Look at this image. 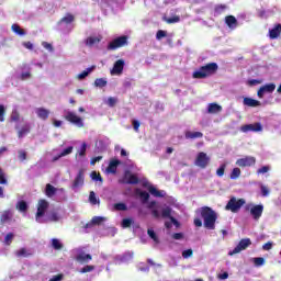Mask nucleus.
<instances>
[{
	"mask_svg": "<svg viewBox=\"0 0 281 281\" xmlns=\"http://www.w3.org/2000/svg\"><path fill=\"white\" fill-rule=\"evenodd\" d=\"M225 23L229 30H236L238 27V20L234 15H228L225 18Z\"/></svg>",
	"mask_w": 281,
	"mask_h": 281,
	"instance_id": "obj_24",
	"label": "nucleus"
},
{
	"mask_svg": "<svg viewBox=\"0 0 281 281\" xmlns=\"http://www.w3.org/2000/svg\"><path fill=\"white\" fill-rule=\"evenodd\" d=\"M74 15L71 14H67L66 16H64L58 23H57V27L58 30H60L61 32H71L74 30Z\"/></svg>",
	"mask_w": 281,
	"mask_h": 281,
	"instance_id": "obj_5",
	"label": "nucleus"
},
{
	"mask_svg": "<svg viewBox=\"0 0 281 281\" xmlns=\"http://www.w3.org/2000/svg\"><path fill=\"white\" fill-rule=\"evenodd\" d=\"M57 189L52 184H46L45 194L46 196H54L56 194Z\"/></svg>",
	"mask_w": 281,
	"mask_h": 281,
	"instance_id": "obj_38",
	"label": "nucleus"
},
{
	"mask_svg": "<svg viewBox=\"0 0 281 281\" xmlns=\"http://www.w3.org/2000/svg\"><path fill=\"white\" fill-rule=\"evenodd\" d=\"M273 91H276V83H267L259 88L257 95L260 98V100H262L266 93H273Z\"/></svg>",
	"mask_w": 281,
	"mask_h": 281,
	"instance_id": "obj_13",
	"label": "nucleus"
},
{
	"mask_svg": "<svg viewBox=\"0 0 281 281\" xmlns=\"http://www.w3.org/2000/svg\"><path fill=\"white\" fill-rule=\"evenodd\" d=\"M21 80H30L32 78V70L26 67L20 75Z\"/></svg>",
	"mask_w": 281,
	"mask_h": 281,
	"instance_id": "obj_36",
	"label": "nucleus"
},
{
	"mask_svg": "<svg viewBox=\"0 0 281 281\" xmlns=\"http://www.w3.org/2000/svg\"><path fill=\"white\" fill-rule=\"evenodd\" d=\"M262 249H263V251H271V249H273V241H268V243L263 244Z\"/></svg>",
	"mask_w": 281,
	"mask_h": 281,
	"instance_id": "obj_60",
	"label": "nucleus"
},
{
	"mask_svg": "<svg viewBox=\"0 0 281 281\" xmlns=\"http://www.w3.org/2000/svg\"><path fill=\"white\" fill-rule=\"evenodd\" d=\"M147 190L148 192L153 195L156 196L158 199H161L164 196H166V191L164 190H158L157 188H155L154 186L148 184L147 186Z\"/></svg>",
	"mask_w": 281,
	"mask_h": 281,
	"instance_id": "obj_21",
	"label": "nucleus"
},
{
	"mask_svg": "<svg viewBox=\"0 0 281 281\" xmlns=\"http://www.w3.org/2000/svg\"><path fill=\"white\" fill-rule=\"evenodd\" d=\"M223 111V106L218 105L217 103H211L207 106V113H221Z\"/></svg>",
	"mask_w": 281,
	"mask_h": 281,
	"instance_id": "obj_30",
	"label": "nucleus"
},
{
	"mask_svg": "<svg viewBox=\"0 0 281 281\" xmlns=\"http://www.w3.org/2000/svg\"><path fill=\"white\" fill-rule=\"evenodd\" d=\"M48 281H63V274H56L52 277Z\"/></svg>",
	"mask_w": 281,
	"mask_h": 281,
	"instance_id": "obj_64",
	"label": "nucleus"
},
{
	"mask_svg": "<svg viewBox=\"0 0 281 281\" xmlns=\"http://www.w3.org/2000/svg\"><path fill=\"white\" fill-rule=\"evenodd\" d=\"M11 30L18 36H25V31L19 24H12Z\"/></svg>",
	"mask_w": 281,
	"mask_h": 281,
	"instance_id": "obj_33",
	"label": "nucleus"
},
{
	"mask_svg": "<svg viewBox=\"0 0 281 281\" xmlns=\"http://www.w3.org/2000/svg\"><path fill=\"white\" fill-rule=\"evenodd\" d=\"M225 10H227V5H225V4H220V5L215 7L216 14H223V12H225Z\"/></svg>",
	"mask_w": 281,
	"mask_h": 281,
	"instance_id": "obj_53",
	"label": "nucleus"
},
{
	"mask_svg": "<svg viewBox=\"0 0 281 281\" xmlns=\"http://www.w3.org/2000/svg\"><path fill=\"white\" fill-rule=\"evenodd\" d=\"M87 155V143H82L77 151V157H85Z\"/></svg>",
	"mask_w": 281,
	"mask_h": 281,
	"instance_id": "obj_43",
	"label": "nucleus"
},
{
	"mask_svg": "<svg viewBox=\"0 0 281 281\" xmlns=\"http://www.w3.org/2000/svg\"><path fill=\"white\" fill-rule=\"evenodd\" d=\"M95 269V266H85L79 270V273H91Z\"/></svg>",
	"mask_w": 281,
	"mask_h": 281,
	"instance_id": "obj_49",
	"label": "nucleus"
},
{
	"mask_svg": "<svg viewBox=\"0 0 281 281\" xmlns=\"http://www.w3.org/2000/svg\"><path fill=\"white\" fill-rule=\"evenodd\" d=\"M89 201L92 205H98L100 203V200L95 196V192L91 191L89 195Z\"/></svg>",
	"mask_w": 281,
	"mask_h": 281,
	"instance_id": "obj_47",
	"label": "nucleus"
},
{
	"mask_svg": "<svg viewBox=\"0 0 281 281\" xmlns=\"http://www.w3.org/2000/svg\"><path fill=\"white\" fill-rule=\"evenodd\" d=\"M18 158L20 159V161H25V159H27V153H25V150H19Z\"/></svg>",
	"mask_w": 281,
	"mask_h": 281,
	"instance_id": "obj_57",
	"label": "nucleus"
},
{
	"mask_svg": "<svg viewBox=\"0 0 281 281\" xmlns=\"http://www.w3.org/2000/svg\"><path fill=\"white\" fill-rule=\"evenodd\" d=\"M19 120H21V115L19 114V112L16 110H13L11 113V121L19 122Z\"/></svg>",
	"mask_w": 281,
	"mask_h": 281,
	"instance_id": "obj_52",
	"label": "nucleus"
},
{
	"mask_svg": "<svg viewBox=\"0 0 281 281\" xmlns=\"http://www.w3.org/2000/svg\"><path fill=\"white\" fill-rule=\"evenodd\" d=\"M135 194L136 196H139L143 203H148V199H150V194L146 191H142L140 189H136Z\"/></svg>",
	"mask_w": 281,
	"mask_h": 281,
	"instance_id": "obj_28",
	"label": "nucleus"
},
{
	"mask_svg": "<svg viewBox=\"0 0 281 281\" xmlns=\"http://www.w3.org/2000/svg\"><path fill=\"white\" fill-rule=\"evenodd\" d=\"M82 186H85V172L82 170H80L78 172L77 177L75 178L72 188H74V190H77V188H82Z\"/></svg>",
	"mask_w": 281,
	"mask_h": 281,
	"instance_id": "obj_19",
	"label": "nucleus"
},
{
	"mask_svg": "<svg viewBox=\"0 0 281 281\" xmlns=\"http://www.w3.org/2000/svg\"><path fill=\"white\" fill-rule=\"evenodd\" d=\"M125 45H128V36L123 35L120 37L114 38L109 45L108 49H119V47H124Z\"/></svg>",
	"mask_w": 281,
	"mask_h": 281,
	"instance_id": "obj_7",
	"label": "nucleus"
},
{
	"mask_svg": "<svg viewBox=\"0 0 281 281\" xmlns=\"http://www.w3.org/2000/svg\"><path fill=\"white\" fill-rule=\"evenodd\" d=\"M66 120L71 124H75V126H78V128H82L85 126V122L82 121V119L74 112H68L66 114Z\"/></svg>",
	"mask_w": 281,
	"mask_h": 281,
	"instance_id": "obj_12",
	"label": "nucleus"
},
{
	"mask_svg": "<svg viewBox=\"0 0 281 281\" xmlns=\"http://www.w3.org/2000/svg\"><path fill=\"white\" fill-rule=\"evenodd\" d=\"M255 267H265V258L262 257H255L251 259Z\"/></svg>",
	"mask_w": 281,
	"mask_h": 281,
	"instance_id": "obj_42",
	"label": "nucleus"
},
{
	"mask_svg": "<svg viewBox=\"0 0 281 281\" xmlns=\"http://www.w3.org/2000/svg\"><path fill=\"white\" fill-rule=\"evenodd\" d=\"M248 210L255 221H258L260 216H262V212H265V206L262 204H250L248 205Z\"/></svg>",
	"mask_w": 281,
	"mask_h": 281,
	"instance_id": "obj_11",
	"label": "nucleus"
},
{
	"mask_svg": "<svg viewBox=\"0 0 281 281\" xmlns=\"http://www.w3.org/2000/svg\"><path fill=\"white\" fill-rule=\"evenodd\" d=\"M120 166V160L117 159H112L108 166V168L105 169V172L108 175H115V172H117V167Z\"/></svg>",
	"mask_w": 281,
	"mask_h": 281,
	"instance_id": "obj_22",
	"label": "nucleus"
},
{
	"mask_svg": "<svg viewBox=\"0 0 281 281\" xmlns=\"http://www.w3.org/2000/svg\"><path fill=\"white\" fill-rule=\"evenodd\" d=\"M101 41H102V35L89 36L86 40V45H87V47H97V45H100Z\"/></svg>",
	"mask_w": 281,
	"mask_h": 281,
	"instance_id": "obj_18",
	"label": "nucleus"
},
{
	"mask_svg": "<svg viewBox=\"0 0 281 281\" xmlns=\"http://www.w3.org/2000/svg\"><path fill=\"white\" fill-rule=\"evenodd\" d=\"M225 165H222L217 170H216V175L217 177H223V175H225Z\"/></svg>",
	"mask_w": 281,
	"mask_h": 281,
	"instance_id": "obj_63",
	"label": "nucleus"
},
{
	"mask_svg": "<svg viewBox=\"0 0 281 281\" xmlns=\"http://www.w3.org/2000/svg\"><path fill=\"white\" fill-rule=\"evenodd\" d=\"M74 153V146H69L67 148H65L64 150H61V153H59L58 156H55L53 158V161H58V159L63 158V157H67V155H71Z\"/></svg>",
	"mask_w": 281,
	"mask_h": 281,
	"instance_id": "obj_25",
	"label": "nucleus"
},
{
	"mask_svg": "<svg viewBox=\"0 0 281 281\" xmlns=\"http://www.w3.org/2000/svg\"><path fill=\"white\" fill-rule=\"evenodd\" d=\"M0 122H5V105L0 104Z\"/></svg>",
	"mask_w": 281,
	"mask_h": 281,
	"instance_id": "obj_54",
	"label": "nucleus"
},
{
	"mask_svg": "<svg viewBox=\"0 0 281 281\" xmlns=\"http://www.w3.org/2000/svg\"><path fill=\"white\" fill-rule=\"evenodd\" d=\"M131 225H133V218H124L122 221V227L126 228V227H131Z\"/></svg>",
	"mask_w": 281,
	"mask_h": 281,
	"instance_id": "obj_59",
	"label": "nucleus"
},
{
	"mask_svg": "<svg viewBox=\"0 0 281 281\" xmlns=\"http://www.w3.org/2000/svg\"><path fill=\"white\" fill-rule=\"evenodd\" d=\"M271 168L269 166H263L257 170V175H267Z\"/></svg>",
	"mask_w": 281,
	"mask_h": 281,
	"instance_id": "obj_58",
	"label": "nucleus"
},
{
	"mask_svg": "<svg viewBox=\"0 0 281 281\" xmlns=\"http://www.w3.org/2000/svg\"><path fill=\"white\" fill-rule=\"evenodd\" d=\"M240 131L243 133H260V131H262V125L260 123H254V124H248V125H244L240 127Z\"/></svg>",
	"mask_w": 281,
	"mask_h": 281,
	"instance_id": "obj_16",
	"label": "nucleus"
},
{
	"mask_svg": "<svg viewBox=\"0 0 281 281\" xmlns=\"http://www.w3.org/2000/svg\"><path fill=\"white\" fill-rule=\"evenodd\" d=\"M104 102H105V104H108V106L113 108L117 104V98L109 97Z\"/></svg>",
	"mask_w": 281,
	"mask_h": 281,
	"instance_id": "obj_45",
	"label": "nucleus"
},
{
	"mask_svg": "<svg viewBox=\"0 0 281 281\" xmlns=\"http://www.w3.org/2000/svg\"><path fill=\"white\" fill-rule=\"evenodd\" d=\"M75 259L77 262H80V265H87V262H91L92 257L82 250H77Z\"/></svg>",
	"mask_w": 281,
	"mask_h": 281,
	"instance_id": "obj_15",
	"label": "nucleus"
},
{
	"mask_svg": "<svg viewBox=\"0 0 281 281\" xmlns=\"http://www.w3.org/2000/svg\"><path fill=\"white\" fill-rule=\"evenodd\" d=\"M194 165L198 166V168H207L210 165V157L207 154L201 151L196 155Z\"/></svg>",
	"mask_w": 281,
	"mask_h": 281,
	"instance_id": "obj_9",
	"label": "nucleus"
},
{
	"mask_svg": "<svg viewBox=\"0 0 281 281\" xmlns=\"http://www.w3.org/2000/svg\"><path fill=\"white\" fill-rule=\"evenodd\" d=\"M181 21V18L179 15H175L172 18L166 19V23H179Z\"/></svg>",
	"mask_w": 281,
	"mask_h": 281,
	"instance_id": "obj_61",
	"label": "nucleus"
},
{
	"mask_svg": "<svg viewBox=\"0 0 281 281\" xmlns=\"http://www.w3.org/2000/svg\"><path fill=\"white\" fill-rule=\"evenodd\" d=\"M245 203V199L231 198V200L225 206V210H228L229 212H233V214H236L237 212L240 211V207H243Z\"/></svg>",
	"mask_w": 281,
	"mask_h": 281,
	"instance_id": "obj_6",
	"label": "nucleus"
},
{
	"mask_svg": "<svg viewBox=\"0 0 281 281\" xmlns=\"http://www.w3.org/2000/svg\"><path fill=\"white\" fill-rule=\"evenodd\" d=\"M95 67H90L77 75V80H85L89 74H91Z\"/></svg>",
	"mask_w": 281,
	"mask_h": 281,
	"instance_id": "obj_34",
	"label": "nucleus"
},
{
	"mask_svg": "<svg viewBox=\"0 0 281 281\" xmlns=\"http://www.w3.org/2000/svg\"><path fill=\"white\" fill-rule=\"evenodd\" d=\"M244 106H250V108H256V106H260V101L255 100L252 98H244Z\"/></svg>",
	"mask_w": 281,
	"mask_h": 281,
	"instance_id": "obj_27",
	"label": "nucleus"
},
{
	"mask_svg": "<svg viewBox=\"0 0 281 281\" xmlns=\"http://www.w3.org/2000/svg\"><path fill=\"white\" fill-rule=\"evenodd\" d=\"M12 240H14V234H7L4 237V245H12Z\"/></svg>",
	"mask_w": 281,
	"mask_h": 281,
	"instance_id": "obj_50",
	"label": "nucleus"
},
{
	"mask_svg": "<svg viewBox=\"0 0 281 281\" xmlns=\"http://www.w3.org/2000/svg\"><path fill=\"white\" fill-rule=\"evenodd\" d=\"M15 256L18 258H30V256H32V250L27 248H20L15 251Z\"/></svg>",
	"mask_w": 281,
	"mask_h": 281,
	"instance_id": "obj_26",
	"label": "nucleus"
},
{
	"mask_svg": "<svg viewBox=\"0 0 281 281\" xmlns=\"http://www.w3.org/2000/svg\"><path fill=\"white\" fill-rule=\"evenodd\" d=\"M281 34V24H276L272 29L269 30V38L271 41H276V38H280Z\"/></svg>",
	"mask_w": 281,
	"mask_h": 281,
	"instance_id": "obj_20",
	"label": "nucleus"
},
{
	"mask_svg": "<svg viewBox=\"0 0 281 281\" xmlns=\"http://www.w3.org/2000/svg\"><path fill=\"white\" fill-rule=\"evenodd\" d=\"M218 70V65L216 63H211L205 66H202L200 69L193 72V78L203 79L209 76H213Z\"/></svg>",
	"mask_w": 281,
	"mask_h": 281,
	"instance_id": "obj_3",
	"label": "nucleus"
},
{
	"mask_svg": "<svg viewBox=\"0 0 281 281\" xmlns=\"http://www.w3.org/2000/svg\"><path fill=\"white\" fill-rule=\"evenodd\" d=\"M147 207L155 218H160V216H162V218H172V209L170 206H165L160 213L159 203L151 201L147 203Z\"/></svg>",
	"mask_w": 281,
	"mask_h": 281,
	"instance_id": "obj_2",
	"label": "nucleus"
},
{
	"mask_svg": "<svg viewBox=\"0 0 281 281\" xmlns=\"http://www.w3.org/2000/svg\"><path fill=\"white\" fill-rule=\"evenodd\" d=\"M47 221H52L53 223H58V221H60V213L56 211L49 213L48 215H46V223Z\"/></svg>",
	"mask_w": 281,
	"mask_h": 281,
	"instance_id": "obj_31",
	"label": "nucleus"
},
{
	"mask_svg": "<svg viewBox=\"0 0 281 281\" xmlns=\"http://www.w3.org/2000/svg\"><path fill=\"white\" fill-rule=\"evenodd\" d=\"M184 137L186 139H200L201 137H203V133L187 131Z\"/></svg>",
	"mask_w": 281,
	"mask_h": 281,
	"instance_id": "obj_29",
	"label": "nucleus"
},
{
	"mask_svg": "<svg viewBox=\"0 0 281 281\" xmlns=\"http://www.w3.org/2000/svg\"><path fill=\"white\" fill-rule=\"evenodd\" d=\"M194 251L192 249H187L182 251V258L188 259L192 258Z\"/></svg>",
	"mask_w": 281,
	"mask_h": 281,
	"instance_id": "obj_56",
	"label": "nucleus"
},
{
	"mask_svg": "<svg viewBox=\"0 0 281 281\" xmlns=\"http://www.w3.org/2000/svg\"><path fill=\"white\" fill-rule=\"evenodd\" d=\"M109 81H106V78H98L94 80V86L98 87L99 89H102L106 87Z\"/></svg>",
	"mask_w": 281,
	"mask_h": 281,
	"instance_id": "obj_39",
	"label": "nucleus"
},
{
	"mask_svg": "<svg viewBox=\"0 0 281 281\" xmlns=\"http://www.w3.org/2000/svg\"><path fill=\"white\" fill-rule=\"evenodd\" d=\"M90 177H91L92 181H100L102 183V176H100V173L92 171L90 173Z\"/></svg>",
	"mask_w": 281,
	"mask_h": 281,
	"instance_id": "obj_51",
	"label": "nucleus"
},
{
	"mask_svg": "<svg viewBox=\"0 0 281 281\" xmlns=\"http://www.w3.org/2000/svg\"><path fill=\"white\" fill-rule=\"evenodd\" d=\"M27 133H30V125H24L19 132L18 135L19 137H25V135H27Z\"/></svg>",
	"mask_w": 281,
	"mask_h": 281,
	"instance_id": "obj_46",
	"label": "nucleus"
},
{
	"mask_svg": "<svg viewBox=\"0 0 281 281\" xmlns=\"http://www.w3.org/2000/svg\"><path fill=\"white\" fill-rule=\"evenodd\" d=\"M260 190H261V194H262V196H269V194H270V190H269V188L267 187V186H265V184H261L260 186Z\"/></svg>",
	"mask_w": 281,
	"mask_h": 281,
	"instance_id": "obj_55",
	"label": "nucleus"
},
{
	"mask_svg": "<svg viewBox=\"0 0 281 281\" xmlns=\"http://www.w3.org/2000/svg\"><path fill=\"white\" fill-rule=\"evenodd\" d=\"M236 166L239 168H249L256 166V158L254 156H246L236 160Z\"/></svg>",
	"mask_w": 281,
	"mask_h": 281,
	"instance_id": "obj_10",
	"label": "nucleus"
},
{
	"mask_svg": "<svg viewBox=\"0 0 281 281\" xmlns=\"http://www.w3.org/2000/svg\"><path fill=\"white\" fill-rule=\"evenodd\" d=\"M113 207L116 210V212H126V210H128V206H126L124 203H116L113 205Z\"/></svg>",
	"mask_w": 281,
	"mask_h": 281,
	"instance_id": "obj_44",
	"label": "nucleus"
},
{
	"mask_svg": "<svg viewBox=\"0 0 281 281\" xmlns=\"http://www.w3.org/2000/svg\"><path fill=\"white\" fill-rule=\"evenodd\" d=\"M50 245H52V247H54L56 250L63 249V241H60V239L53 238V239L50 240Z\"/></svg>",
	"mask_w": 281,
	"mask_h": 281,
	"instance_id": "obj_41",
	"label": "nucleus"
},
{
	"mask_svg": "<svg viewBox=\"0 0 281 281\" xmlns=\"http://www.w3.org/2000/svg\"><path fill=\"white\" fill-rule=\"evenodd\" d=\"M124 59H119L114 63L113 68L111 69L110 74L111 76H122L124 71Z\"/></svg>",
	"mask_w": 281,
	"mask_h": 281,
	"instance_id": "obj_14",
	"label": "nucleus"
},
{
	"mask_svg": "<svg viewBox=\"0 0 281 281\" xmlns=\"http://www.w3.org/2000/svg\"><path fill=\"white\" fill-rule=\"evenodd\" d=\"M201 216L204 221V227L206 229H215L216 228V218H218V214L212 210L210 206H204L201 209Z\"/></svg>",
	"mask_w": 281,
	"mask_h": 281,
	"instance_id": "obj_1",
	"label": "nucleus"
},
{
	"mask_svg": "<svg viewBox=\"0 0 281 281\" xmlns=\"http://www.w3.org/2000/svg\"><path fill=\"white\" fill-rule=\"evenodd\" d=\"M147 234L151 240H154L155 245H159V237H157V233H155V229L148 228Z\"/></svg>",
	"mask_w": 281,
	"mask_h": 281,
	"instance_id": "obj_37",
	"label": "nucleus"
},
{
	"mask_svg": "<svg viewBox=\"0 0 281 281\" xmlns=\"http://www.w3.org/2000/svg\"><path fill=\"white\" fill-rule=\"evenodd\" d=\"M251 245V239L249 238H245L241 239L238 245L228 252V256H236V254H240V251H245V249H247V247H250Z\"/></svg>",
	"mask_w": 281,
	"mask_h": 281,
	"instance_id": "obj_8",
	"label": "nucleus"
},
{
	"mask_svg": "<svg viewBox=\"0 0 281 281\" xmlns=\"http://www.w3.org/2000/svg\"><path fill=\"white\" fill-rule=\"evenodd\" d=\"M139 182V179H137V176L131 173V171H126L123 178L122 183H130L132 186H135Z\"/></svg>",
	"mask_w": 281,
	"mask_h": 281,
	"instance_id": "obj_17",
	"label": "nucleus"
},
{
	"mask_svg": "<svg viewBox=\"0 0 281 281\" xmlns=\"http://www.w3.org/2000/svg\"><path fill=\"white\" fill-rule=\"evenodd\" d=\"M47 210H49V202L46 200H40L37 203V213L35 216L36 223H47V215H45Z\"/></svg>",
	"mask_w": 281,
	"mask_h": 281,
	"instance_id": "obj_4",
	"label": "nucleus"
},
{
	"mask_svg": "<svg viewBox=\"0 0 281 281\" xmlns=\"http://www.w3.org/2000/svg\"><path fill=\"white\" fill-rule=\"evenodd\" d=\"M104 221H106V217L95 216L91 220V223L86 225V227L89 228L91 225H101V223H104Z\"/></svg>",
	"mask_w": 281,
	"mask_h": 281,
	"instance_id": "obj_32",
	"label": "nucleus"
},
{
	"mask_svg": "<svg viewBox=\"0 0 281 281\" xmlns=\"http://www.w3.org/2000/svg\"><path fill=\"white\" fill-rule=\"evenodd\" d=\"M166 35H167L166 31L160 30L157 32L156 38H157V41H161V38H166Z\"/></svg>",
	"mask_w": 281,
	"mask_h": 281,
	"instance_id": "obj_62",
	"label": "nucleus"
},
{
	"mask_svg": "<svg viewBox=\"0 0 281 281\" xmlns=\"http://www.w3.org/2000/svg\"><path fill=\"white\" fill-rule=\"evenodd\" d=\"M49 110L45 109V108H36L35 109V115H37V117L40 120H43L45 122V120H47L49 117Z\"/></svg>",
	"mask_w": 281,
	"mask_h": 281,
	"instance_id": "obj_23",
	"label": "nucleus"
},
{
	"mask_svg": "<svg viewBox=\"0 0 281 281\" xmlns=\"http://www.w3.org/2000/svg\"><path fill=\"white\" fill-rule=\"evenodd\" d=\"M240 177V168L236 167L231 172V179H238Z\"/></svg>",
	"mask_w": 281,
	"mask_h": 281,
	"instance_id": "obj_48",
	"label": "nucleus"
},
{
	"mask_svg": "<svg viewBox=\"0 0 281 281\" xmlns=\"http://www.w3.org/2000/svg\"><path fill=\"white\" fill-rule=\"evenodd\" d=\"M15 209L19 210L22 214H25V212H27V202L19 201L15 205Z\"/></svg>",
	"mask_w": 281,
	"mask_h": 281,
	"instance_id": "obj_35",
	"label": "nucleus"
},
{
	"mask_svg": "<svg viewBox=\"0 0 281 281\" xmlns=\"http://www.w3.org/2000/svg\"><path fill=\"white\" fill-rule=\"evenodd\" d=\"M12 216H14V213L11 210L4 211L1 216V221L3 223H7V221H10L12 218Z\"/></svg>",
	"mask_w": 281,
	"mask_h": 281,
	"instance_id": "obj_40",
	"label": "nucleus"
}]
</instances>
